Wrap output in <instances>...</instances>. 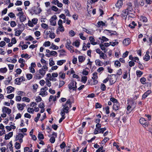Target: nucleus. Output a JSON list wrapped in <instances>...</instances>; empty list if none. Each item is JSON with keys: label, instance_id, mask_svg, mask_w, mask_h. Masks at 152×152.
<instances>
[{"label": "nucleus", "instance_id": "nucleus-35", "mask_svg": "<svg viewBox=\"0 0 152 152\" xmlns=\"http://www.w3.org/2000/svg\"><path fill=\"white\" fill-rule=\"evenodd\" d=\"M83 31L88 34L92 35L93 33V32L91 29H87L85 28H83Z\"/></svg>", "mask_w": 152, "mask_h": 152}, {"label": "nucleus", "instance_id": "nucleus-25", "mask_svg": "<svg viewBox=\"0 0 152 152\" xmlns=\"http://www.w3.org/2000/svg\"><path fill=\"white\" fill-rule=\"evenodd\" d=\"M19 46L21 47L22 50H24L26 49L28 47V45L26 44H24V42L21 41L19 44Z\"/></svg>", "mask_w": 152, "mask_h": 152}, {"label": "nucleus", "instance_id": "nucleus-48", "mask_svg": "<svg viewBox=\"0 0 152 152\" xmlns=\"http://www.w3.org/2000/svg\"><path fill=\"white\" fill-rule=\"evenodd\" d=\"M50 48L54 50H57L59 48L58 46L54 44L53 43L51 44V46Z\"/></svg>", "mask_w": 152, "mask_h": 152}, {"label": "nucleus", "instance_id": "nucleus-54", "mask_svg": "<svg viewBox=\"0 0 152 152\" xmlns=\"http://www.w3.org/2000/svg\"><path fill=\"white\" fill-rule=\"evenodd\" d=\"M24 152H32V150L29 147H26L24 148Z\"/></svg>", "mask_w": 152, "mask_h": 152}, {"label": "nucleus", "instance_id": "nucleus-16", "mask_svg": "<svg viewBox=\"0 0 152 152\" xmlns=\"http://www.w3.org/2000/svg\"><path fill=\"white\" fill-rule=\"evenodd\" d=\"M25 80L24 77L23 76H21L19 78H18L15 79L16 83L17 85H20L21 82L24 81Z\"/></svg>", "mask_w": 152, "mask_h": 152}, {"label": "nucleus", "instance_id": "nucleus-40", "mask_svg": "<svg viewBox=\"0 0 152 152\" xmlns=\"http://www.w3.org/2000/svg\"><path fill=\"white\" fill-rule=\"evenodd\" d=\"M71 53H73L74 52V47L72 45L66 47Z\"/></svg>", "mask_w": 152, "mask_h": 152}, {"label": "nucleus", "instance_id": "nucleus-2", "mask_svg": "<svg viewBox=\"0 0 152 152\" xmlns=\"http://www.w3.org/2000/svg\"><path fill=\"white\" fill-rule=\"evenodd\" d=\"M127 10V11L126 10L124 11L123 12L122 14L124 17L128 15V17L132 18L133 16L132 13L133 9L132 4V3H129L128 4V6Z\"/></svg>", "mask_w": 152, "mask_h": 152}, {"label": "nucleus", "instance_id": "nucleus-7", "mask_svg": "<svg viewBox=\"0 0 152 152\" xmlns=\"http://www.w3.org/2000/svg\"><path fill=\"white\" fill-rule=\"evenodd\" d=\"M48 90V88L46 86H45L44 88H41L39 92V95L42 97L46 96L48 95V92L47 91Z\"/></svg>", "mask_w": 152, "mask_h": 152}, {"label": "nucleus", "instance_id": "nucleus-9", "mask_svg": "<svg viewBox=\"0 0 152 152\" xmlns=\"http://www.w3.org/2000/svg\"><path fill=\"white\" fill-rule=\"evenodd\" d=\"M57 19V17L56 15L52 16L49 20L50 25L52 26H55L56 25V20Z\"/></svg>", "mask_w": 152, "mask_h": 152}, {"label": "nucleus", "instance_id": "nucleus-3", "mask_svg": "<svg viewBox=\"0 0 152 152\" xmlns=\"http://www.w3.org/2000/svg\"><path fill=\"white\" fill-rule=\"evenodd\" d=\"M63 22L62 20L60 19L58 22V27L56 30V33L57 34H59L60 32H63L65 31V28L63 25Z\"/></svg>", "mask_w": 152, "mask_h": 152}, {"label": "nucleus", "instance_id": "nucleus-17", "mask_svg": "<svg viewBox=\"0 0 152 152\" xmlns=\"http://www.w3.org/2000/svg\"><path fill=\"white\" fill-rule=\"evenodd\" d=\"M52 135L53 136L50 138V141L51 143H53L55 141V138L57 137V134L56 132H53Z\"/></svg>", "mask_w": 152, "mask_h": 152}, {"label": "nucleus", "instance_id": "nucleus-56", "mask_svg": "<svg viewBox=\"0 0 152 152\" xmlns=\"http://www.w3.org/2000/svg\"><path fill=\"white\" fill-rule=\"evenodd\" d=\"M56 36L54 32H50L49 35V37L51 39H54L55 37Z\"/></svg>", "mask_w": 152, "mask_h": 152}, {"label": "nucleus", "instance_id": "nucleus-23", "mask_svg": "<svg viewBox=\"0 0 152 152\" xmlns=\"http://www.w3.org/2000/svg\"><path fill=\"white\" fill-rule=\"evenodd\" d=\"M43 77L38 72H36L34 76V78L36 79L39 80L42 78Z\"/></svg>", "mask_w": 152, "mask_h": 152}, {"label": "nucleus", "instance_id": "nucleus-55", "mask_svg": "<svg viewBox=\"0 0 152 152\" xmlns=\"http://www.w3.org/2000/svg\"><path fill=\"white\" fill-rule=\"evenodd\" d=\"M26 77L28 80H30L33 77V75L31 73H28L26 75Z\"/></svg>", "mask_w": 152, "mask_h": 152}, {"label": "nucleus", "instance_id": "nucleus-49", "mask_svg": "<svg viewBox=\"0 0 152 152\" xmlns=\"http://www.w3.org/2000/svg\"><path fill=\"white\" fill-rule=\"evenodd\" d=\"M26 15H23L19 18V19L21 22H23L26 20Z\"/></svg>", "mask_w": 152, "mask_h": 152}, {"label": "nucleus", "instance_id": "nucleus-27", "mask_svg": "<svg viewBox=\"0 0 152 152\" xmlns=\"http://www.w3.org/2000/svg\"><path fill=\"white\" fill-rule=\"evenodd\" d=\"M66 62V60L65 59L58 60L56 61V64L58 66H61L65 63Z\"/></svg>", "mask_w": 152, "mask_h": 152}, {"label": "nucleus", "instance_id": "nucleus-37", "mask_svg": "<svg viewBox=\"0 0 152 152\" xmlns=\"http://www.w3.org/2000/svg\"><path fill=\"white\" fill-rule=\"evenodd\" d=\"M59 77L63 79H64L65 77V73L62 72H60L58 74Z\"/></svg>", "mask_w": 152, "mask_h": 152}, {"label": "nucleus", "instance_id": "nucleus-51", "mask_svg": "<svg viewBox=\"0 0 152 152\" xmlns=\"http://www.w3.org/2000/svg\"><path fill=\"white\" fill-rule=\"evenodd\" d=\"M27 111L30 113L33 114L34 113V108L33 107H28L27 108Z\"/></svg>", "mask_w": 152, "mask_h": 152}, {"label": "nucleus", "instance_id": "nucleus-29", "mask_svg": "<svg viewBox=\"0 0 152 152\" xmlns=\"http://www.w3.org/2000/svg\"><path fill=\"white\" fill-rule=\"evenodd\" d=\"M14 88L13 87L10 86L6 88V91L7 93L10 94L14 90Z\"/></svg>", "mask_w": 152, "mask_h": 152}, {"label": "nucleus", "instance_id": "nucleus-19", "mask_svg": "<svg viewBox=\"0 0 152 152\" xmlns=\"http://www.w3.org/2000/svg\"><path fill=\"white\" fill-rule=\"evenodd\" d=\"M52 3L55 5H57L59 8L62 7L63 6V4L59 2L58 0H53Z\"/></svg>", "mask_w": 152, "mask_h": 152}, {"label": "nucleus", "instance_id": "nucleus-45", "mask_svg": "<svg viewBox=\"0 0 152 152\" xmlns=\"http://www.w3.org/2000/svg\"><path fill=\"white\" fill-rule=\"evenodd\" d=\"M20 56L22 58H27L28 59H29L31 57V56H29V55L27 53L21 54Z\"/></svg>", "mask_w": 152, "mask_h": 152}, {"label": "nucleus", "instance_id": "nucleus-30", "mask_svg": "<svg viewBox=\"0 0 152 152\" xmlns=\"http://www.w3.org/2000/svg\"><path fill=\"white\" fill-rule=\"evenodd\" d=\"M26 106L24 104H21L18 103L17 104V107L18 109L20 110H22L23 109L24 107Z\"/></svg>", "mask_w": 152, "mask_h": 152}, {"label": "nucleus", "instance_id": "nucleus-6", "mask_svg": "<svg viewBox=\"0 0 152 152\" xmlns=\"http://www.w3.org/2000/svg\"><path fill=\"white\" fill-rule=\"evenodd\" d=\"M48 67L46 65L43 66L42 68L39 69L38 72L41 75L44 77L45 74L46 72L48 71Z\"/></svg>", "mask_w": 152, "mask_h": 152}, {"label": "nucleus", "instance_id": "nucleus-5", "mask_svg": "<svg viewBox=\"0 0 152 152\" xmlns=\"http://www.w3.org/2000/svg\"><path fill=\"white\" fill-rule=\"evenodd\" d=\"M110 100L113 103V110L115 111L118 110L120 108V104L117 100L114 98L112 97L110 99Z\"/></svg>", "mask_w": 152, "mask_h": 152}, {"label": "nucleus", "instance_id": "nucleus-18", "mask_svg": "<svg viewBox=\"0 0 152 152\" xmlns=\"http://www.w3.org/2000/svg\"><path fill=\"white\" fill-rule=\"evenodd\" d=\"M139 122L140 124L145 125V127L148 126V121L144 118H141L139 120Z\"/></svg>", "mask_w": 152, "mask_h": 152}, {"label": "nucleus", "instance_id": "nucleus-10", "mask_svg": "<svg viewBox=\"0 0 152 152\" xmlns=\"http://www.w3.org/2000/svg\"><path fill=\"white\" fill-rule=\"evenodd\" d=\"M36 66V65L35 63L32 62L31 63L30 66L29 67L28 69L29 72L32 73H35V70L34 69Z\"/></svg>", "mask_w": 152, "mask_h": 152}, {"label": "nucleus", "instance_id": "nucleus-26", "mask_svg": "<svg viewBox=\"0 0 152 152\" xmlns=\"http://www.w3.org/2000/svg\"><path fill=\"white\" fill-rule=\"evenodd\" d=\"M80 45V40H77L74 42L72 43V45L78 48L79 47Z\"/></svg>", "mask_w": 152, "mask_h": 152}, {"label": "nucleus", "instance_id": "nucleus-63", "mask_svg": "<svg viewBox=\"0 0 152 152\" xmlns=\"http://www.w3.org/2000/svg\"><path fill=\"white\" fill-rule=\"evenodd\" d=\"M17 25L16 23L14 21H12L10 22V25L12 27H14Z\"/></svg>", "mask_w": 152, "mask_h": 152}, {"label": "nucleus", "instance_id": "nucleus-8", "mask_svg": "<svg viewBox=\"0 0 152 152\" xmlns=\"http://www.w3.org/2000/svg\"><path fill=\"white\" fill-rule=\"evenodd\" d=\"M38 19L36 18H34L31 20H29L28 21V25L30 27H33L34 25H36L38 23Z\"/></svg>", "mask_w": 152, "mask_h": 152}, {"label": "nucleus", "instance_id": "nucleus-20", "mask_svg": "<svg viewBox=\"0 0 152 152\" xmlns=\"http://www.w3.org/2000/svg\"><path fill=\"white\" fill-rule=\"evenodd\" d=\"M42 10L41 8L39 7H34V13L37 15L39 14L42 12Z\"/></svg>", "mask_w": 152, "mask_h": 152}, {"label": "nucleus", "instance_id": "nucleus-34", "mask_svg": "<svg viewBox=\"0 0 152 152\" xmlns=\"http://www.w3.org/2000/svg\"><path fill=\"white\" fill-rule=\"evenodd\" d=\"M123 4V1L121 0H118L116 3L115 5L117 7H121Z\"/></svg>", "mask_w": 152, "mask_h": 152}, {"label": "nucleus", "instance_id": "nucleus-61", "mask_svg": "<svg viewBox=\"0 0 152 152\" xmlns=\"http://www.w3.org/2000/svg\"><path fill=\"white\" fill-rule=\"evenodd\" d=\"M88 79V77L86 76H83L81 78V81L83 83H85Z\"/></svg>", "mask_w": 152, "mask_h": 152}, {"label": "nucleus", "instance_id": "nucleus-57", "mask_svg": "<svg viewBox=\"0 0 152 152\" xmlns=\"http://www.w3.org/2000/svg\"><path fill=\"white\" fill-rule=\"evenodd\" d=\"M27 130V129L26 128H23L19 129V132H20L22 133H25V132H26Z\"/></svg>", "mask_w": 152, "mask_h": 152}, {"label": "nucleus", "instance_id": "nucleus-28", "mask_svg": "<svg viewBox=\"0 0 152 152\" xmlns=\"http://www.w3.org/2000/svg\"><path fill=\"white\" fill-rule=\"evenodd\" d=\"M6 61L9 62L15 63L17 61V59L12 58L11 57H8L6 59Z\"/></svg>", "mask_w": 152, "mask_h": 152}, {"label": "nucleus", "instance_id": "nucleus-12", "mask_svg": "<svg viewBox=\"0 0 152 152\" xmlns=\"http://www.w3.org/2000/svg\"><path fill=\"white\" fill-rule=\"evenodd\" d=\"M76 82L75 81H72L69 85L68 86L69 89H72L73 90H76L77 86Z\"/></svg>", "mask_w": 152, "mask_h": 152}, {"label": "nucleus", "instance_id": "nucleus-31", "mask_svg": "<svg viewBox=\"0 0 152 152\" xmlns=\"http://www.w3.org/2000/svg\"><path fill=\"white\" fill-rule=\"evenodd\" d=\"M106 26L105 23L102 21H98L97 23V25L96 26L98 27H102L104 26Z\"/></svg>", "mask_w": 152, "mask_h": 152}, {"label": "nucleus", "instance_id": "nucleus-50", "mask_svg": "<svg viewBox=\"0 0 152 152\" xmlns=\"http://www.w3.org/2000/svg\"><path fill=\"white\" fill-rule=\"evenodd\" d=\"M51 43L49 41H45L43 44V46L45 47H48L50 46Z\"/></svg>", "mask_w": 152, "mask_h": 152}, {"label": "nucleus", "instance_id": "nucleus-46", "mask_svg": "<svg viewBox=\"0 0 152 152\" xmlns=\"http://www.w3.org/2000/svg\"><path fill=\"white\" fill-rule=\"evenodd\" d=\"M32 87L33 92L34 93L36 92L38 88V85L36 84H35L33 85Z\"/></svg>", "mask_w": 152, "mask_h": 152}, {"label": "nucleus", "instance_id": "nucleus-32", "mask_svg": "<svg viewBox=\"0 0 152 152\" xmlns=\"http://www.w3.org/2000/svg\"><path fill=\"white\" fill-rule=\"evenodd\" d=\"M130 43V39L129 38L125 39L123 41V44L124 46L128 45Z\"/></svg>", "mask_w": 152, "mask_h": 152}, {"label": "nucleus", "instance_id": "nucleus-22", "mask_svg": "<svg viewBox=\"0 0 152 152\" xmlns=\"http://www.w3.org/2000/svg\"><path fill=\"white\" fill-rule=\"evenodd\" d=\"M38 107L39 108L41 109L40 112L41 113H43L45 110L44 107H45L44 104L42 102H41L38 105Z\"/></svg>", "mask_w": 152, "mask_h": 152}, {"label": "nucleus", "instance_id": "nucleus-60", "mask_svg": "<svg viewBox=\"0 0 152 152\" xmlns=\"http://www.w3.org/2000/svg\"><path fill=\"white\" fill-rule=\"evenodd\" d=\"M41 26L44 29H48V25L44 23H42L41 24Z\"/></svg>", "mask_w": 152, "mask_h": 152}, {"label": "nucleus", "instance_id": "nucleus-64", "mask_svg": "<svg viewBox=\"0 0 152 152\" xmlns=\"http://www.w3.org/2000/svg\"><path fill=\"white\" fill-rule=\"evenodd\" d=\"M69 34L70 36L72 37L75 35V33L72 30H71L69 32Z\"/></svg>", "mask_w": 152, "mask_h": 152}, {"label": "nucleus", "instance_id": "nucleus-14", "mask_svg": "<svg viewBox=\"0 0 152 152\" xmlns=\"http://www.w3.org/2000/svg\"><path fill=\"white\" fill-rule=\"evenodd\" d=\"M79 64L83 63L86 59V56L84 55H79L78 57Z\"/></svg>", "mask_w": 152, "mask_h": 152}, {"label": "nucleus", "instance_id": "nucleus-33", "mask_svg": "<svg viewBox=\"0 0 152 152\" xmlns=\"http://www.w3.org/2000/svg\"><path fill=\"white\" fill-rule=\"evenodd\" d=\"M151 93V91L149 90L145 92L142 96V99H145Z\"/></svg>", "mask_w": 152, "mask_h": 152}, {"label": "nucleus", "instance_id": "nucleus-13", "mask_svg": "<svg viewBox=\"0 0 152 152\" xmlns=\"http://www.w3.org/2000/svg\"><path fill=\"white\" fill-rule=\"evenodd\" d=\"M14 125L15 124L14 123L11 122L10 126H6V129L9 131H10L12 129H16V127Z\"/></svg>", "mask_w": 152, "mask_h": 152}, {"label": "nucleus", "instance_id": "nucleus-4", "mask_svg": "<svg viewBox=\"0 0 152 152\" xmlns=\"http://www.w3.org/2000/svg\"><path fill=\"white\" fill-rule=\"evenodd\" d=\"M26 133H18L15 136V141H18L20 143L23 142V138L26 135Z\"/></svg>", "mask_w": 152, "mask_h": 152}, {"label": "nucleus", "instance_id": "nucleus-43", "mask_svg": "<svg viewBox=\"0 0 152 152\" xmlns=\"http://www.w3.org/2000/svg\"><path fill=\"white\" fill-rule=\"evenodd\" d=\"M22 71L20 69L18 68L15 71V72L16 73L15 74V77H18V75H20L21 72Z\"/></svg>", "mask_w": 152, "mask_h": 152}, {"label": "nucleus", "instance_id": "nucleus-44", "mask_svg": "<svg viewBox=\"0 0 152 152\" xmlns=\"http://www.w3.org/2000/svg\"><path fill=\"white\" fill-rule=\"evenodd\" d=\"M99 57L100 58H102L104 59H106L107 56L106 54L102 52L99 54Z\"/></svg>", "mask_w": 152, "mask_h": 152}, {"label": "nucleus", "instance_id": "nucleus-42", "mask_svg": "<svg viewBox=\"0 0 152 152\" xmlns=\"http://www.w3.org/2000/svg\"><path fill=\"white\" fill-rule=\"evenodd\" d=\"M7 69L6 67L0 68V73H5L7 71Z\"/></svg>", "mask_w": 152, "mask_h": 152}, {"label": "nucleus", "instance_id": "nucleus-52", "mask_svg": "<svg viewBox=\"0 0 152 152\" xmlns=\"http://www.w3.org/2000/svg\"><path fill=\"white\" fill-rule=\"evenodd\" d=\"M56 96H53V95H51L49 98V101H55L56 99Z\"/></svg>", "mask_w": 152, "mask_h": 152}, {"label": "nucleus", "instance_id": "nucleus-58", "mask_svg": "<svg viewBox=\"0 0 152 152\" xmlns=\"http://www.w3.org/2000/svg\"><path fill=\"white\" fill-rule=\"evenodd\" d=\"M34 39V38L31 35L27 36L25 37V40H26L32 41Z\"/></svg>", "mask_w": 152, "mask_h": 152}, {"label": "nucleus", "instance_id": "nucleus-21", "mask_svg": "<svg viewBox=\"0 0 152 152\" xmlns=\"http://www.w3.org/2000/svg\"><path fill=\"white\" fill-rule=\"evenodd\" d=\"M2 111L3 113L10 114L11 113V110L7 107H4L2 108Z\"/></svg>", "mask_w": 152, "mask_h": 152}, {"label": "nucleus", "instance_id": "nucleus-59", "mask_svg": "<svg viewBox=\"0 0 152 152\" xmlns=\"http://www.w3.org/2000/svg\"><path fill=\"white\" fill-rule=\"evenodd\" d=\"M80 38L83 40H85L86 39V37L83 36V34L82 33H80L79 34Z\"/></svg>", "mask_w": 152, "mask_h": 152}, {"label": "nucleus", "instance_id": "nucleus-62", "mask_svg": "<svg viewBox=\"0 0 152 152\" xmlns=\"http://www.w3.org/2000/svg\"><path fill=\"white\" fill-rule=\"evenodd\" d=\"M110 45L113 46H114L115 45H117L118 44V41H115L114 42H110Z\"/></svg>", "mask_w": 152, "mask_h": 152}, {"label": "nucleus", "instance_id": "nucleus-15", "mask_svg": "<svg viewBox=\"0 0 152 152\" xmlns=\"http://www.w3.org/2000/svg\"><path fill=\"white\" fill-rule=\"evenodd\" d=\"M117 76L115 75H112L110 76V81L111 84L114 83L117 80Z\"/></svg>", "mask_w": 152, "mask_h": 152}, {"label": "nucleus", "instance_id": "nucleus-1", "mask_svg": "<svg viewBox=\"0 0 152 152\" xmlns=\"http://www.w3.org/2000/svg\"><path fill=\"white\" fill-rule=\"evenodd\" d=\"M62 107L61 113L65 114V113H68L69 112V110L71 107L70 99H68L66 103L64 104H63Z\"/></svg>", "mask_w": 152, "mask_h": 152}, {"label": "nucleus", "instance_id": "nucleus-39", "mask_svg": "<svg viewBox=\"0 0 152 152\" xmlns=\"http://www.w3.org/2000/svg\"><path fill=\"white\" fill-rule=\"evenodd\" d=\"M21 143L19 142H16L14 146L16 149L18 150L20 149L21 148Z\"/></svg>", "mask_w": 152, "mask_h": 152}, {"label": "nucleus", "instance_id": "nucleus-47", "mask_svg": "<svg viewBox=\"0 0 152 152\" xmlns=\"http://www.w3.org/2000/svg\"><path fill=\"white\" fill-rule=\"evenodd\" d=\"M49 66H52L55 64V62L53 61V58H50L49 60Z\"/></svg>", "mask_w": 152, "mask_h": 152}, {"label": "nucleus", "instance_id": "nucleus-53", "mask_svg": "<svg viewBox=\"0 0 152 152\" xmlns=\"http://www.w3.org/2000/svg\"><path fill=\"white\" fill-rule=\"evenodd\" d=\"M71 42L69 39H67L66 43L65 44V47H67L71 45Z\"/></svg>", "mask_w": 152, "mask_h": 152}, {"label": "nucleus", "instance_id": "nucleus-11", "mask_svg": "<svg viewBox=\"0 0 152 152\" xmlns=\"http://www.w3.org/2000/svg\"><path fill=\"white\" fill-rule=\"evenodd\" d=\"M106 129L105 128H95L94 129V133L96 134L99 133H103L105 131Z\"/></svg>", "mask_w": 152, "mask_h": 152}, {"label": "nucleus", "instance_id": "nucleus-24", "mask_svg": "<svg viewBox=\"0 0 152 152\" xmlns=\"http://www.w3.org/2000/svg\"><path fill=\"white\" fill-rule=\"evenodd\" d=\"M89 39L92 45H95L97 44V42L95 41V39L93 37H89Z\"/></svg>", "mask_w": 152, "mask_h": 152}, {"label": "nucleus", "instance_id": "nucleus-38", "mask_svg": "<svg viewBox=\"0 0 152 152\" xmlns=\"http://www.w3.org/2000/svg\"><path fill=\"white\" fill-rule=\"evenodd\" d=\"M95 64L96 65L98 66H101L102 65V62L99 59H96L95 61Z\"/></svg>", "mask_w": 152, "mask_h": 152}, {"label": "nucleus", "instance_id": "nucleus-41", "mask_svg": "<svg viewBox=\"0 0 152 152\" xmlns=\"http://www.w3.org/2000/svg\"><path fill=\"white\" fill-rule=\"evenodd\" d=\"M99 39L101 41V42H107L108 41L109 39L104 36H102V37H99Z\"/></svg>", "mask_w": 152, "mask_h": 152}, {"label": "nucleus", "instance_id": "nucleus-36", "mask_svg": "<svg viewBox=\"0 0 152 152\" xmlns=\"http://www.w3.org/2000/svg\"><path fill=\"white\" fill-rule=\"evenodd\" d=\"M13 136V132H9L8 134H6L5 135V139L6 140H7L10 139V137H12Z\"/></svg>", "mask_w": 152, "mask_h": 152}]
</instances>
